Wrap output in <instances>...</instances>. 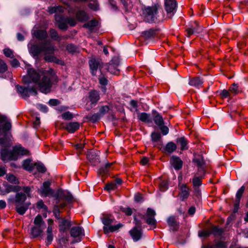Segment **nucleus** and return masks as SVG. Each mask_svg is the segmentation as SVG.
Here are the masks:
<instances>
[{
	"instance_id": "nucleus-52",
	"label": "nucleus",
	"mask_w": 248,
	"mask_h": 248,
	"mask_svg": "<svg viewBox=\"0 0 248 248\" xmlns=\"http://www.w3.org/2000/svg\"><path fill=\"white\" fill-rule=\"evenodd\" d=\"M3 53L4 55L7 57L10 58H12L13 57V51L9 48H5L3 49Z\"/></svg>"
},
{
	"instance_id": "nucleus-59",
	"label": "nucleus",
	"mask_w": 248,
	"mask_h": 248,
	"mask_svg": "<svg viewBox=\"0 0 248 248\" xmlns=\"http://www.w3.org/2000/svg\"><path fill=\"white\" fill-rule=\"evenodd\" d=\"M134 198L137 202H141L143 200L142 195L138 193L135 194Z\"/></svg>"
},
{
	"instance_id": "nucleus-33",
	"label": "nucleus",
	"mask_w": 248,
	"mask_h": 248,
	"mask_svg": "<svg viewBox=\"0 0 248 248\" xmlns=\"http://www.w3.org/2000/svg\"><path fill=\"white\" fill-rule=\"evenodd\" d=\"M176 149V144L172 142H170L168 143L165 147V150L166 152L171 153L175 151Z\"/></svg>"
},
{
	"instance_id": "nucleus-20",
	"label": "nucleus",
	"mask_w": 248,
	"mask_h": 248,
	"mask_svg": "<svg viewBox=\"0 0 248 248\" xmlns=\"http://www.w3.org/2000/svg\"><path fill=\"white\" fill-rule=\"evenodd\" d=\"M89 98L92 104H95L100 99V96L97 91H92L89 93Z\"/></svg>"
},
{
	"instance_id": "nucleus-16",
	"label": "nucleus",
	"mask_w": 248,
	"mask_h": 248,
	"mask_svg": "<svg viewBox=\"0 0 248 248\" xmlns=\"http://www.w3.org/2000/svg\"><path fill=\"white\" fill-rule=\"evenodd\" d=\"M0 124L2 125L4 131L9 130L11 128V124L5 116H0Z\"/></svg>"
},
{
	"instance_id": "nucleus-45",
	"label": "nucleus",
	"mask_w": 248,
	"mask_h": 248,
	"mask_svg": "<svg viewBox=\"0 0 248 248\" xmlns=\"http://www.w3.org/2000/svg\"><path fill=\"white\" fill-rule=\"evenodd\" d=\"M192 183L194 186H199L202 184L201 178L198 177H194L192 180Z\"/></svg>"
},
{
	"instance_id": "nucleus-3",
	"label": "nucleus",
	"mask_w": 248,
	"mask_h": 248,
	"mask_svg": "<svg viewBox=\"0 0 248 248\" xmlns=\"http://www.w3.org/2000/svg\"><path fill=\"white\" fill-rule=\"evenodd\" d=\"M10 143L5 139H0V146L2 148L1 151V158L4 161L16 160L19 157L29 155V151L21 145H17L13 147L12 151H8L6 148Z\"/></svg>"
},
{
	"instance_id": "nucleus-1",
	"label": "nucleus",
	"mask_w": 248,
	"mask_h": 248,
	"mask_svg": "<svg viewBox=\"0 0 248 248\" xmlns=\"http://www.w3.org/2000/svg\"><path fill=\"white\" fill-rule=\"evenodd\" d=\"M27 74L23 77V81L26 84L31 82L36 83L40 91L43 93H49L52 85V80L54 75L51 70L41 71L35 70L28 66Z\"/></svg>"
},
{
	"instance_id": "nucleus-49",
	"label": "nucleus",
	"mask_w": 248,
	"mask_h": 248,
	"mask_svg": "<svg viewBox=\"0 0 248 248\" xmlns=\"http://www.w3.org/2000/svg\"><path fill=\"white\" fill-rule=\"evenodd\" d=\"M109 110V107L108 106H102L99 109L100 114L103 115L108 112Z\"/></svg>"
},
{
	"instance_id": "nucleus-63",
	"label": "nucleus",
	"mask_w": 248,
	"mask_h": 248,
	"mask_svg": "<svg viewBox=\"0 0 248 248\" xmlns=\"http://www.w3.org/2000/svg\"><path fill=\"white\" fill-rule=\"evenodd\" d=\"M216 248H226L227 246L225 243L223 242H219L216 245Z\"/></svg>"
},
{
	"instance_id": "nucleus-46",
	"label": "nucleus",
	"mask_w": 248,
	"mask_h": 248,
	"mask_svg": "<svg viewBox=\"0 0 248 248\" xmlns=\"http://www.w3.org/2000/svg\"><path fill=\"white\" fill-rule=\"evenodd\" d=\"M151 138L154 141L156 142L161 138V135L159 133L154 132L151 135Z\"/></svg>"
},
{
	"instance_id": "nucleus-38",
	"label": "nucleus",
	"mask_w": 248,
	"mask_h": 248,
	"mask_svg": "<svg viewBox=\"0 0 248 248\" xmlns=\"http://www.w3.org/2000/svg\"><path fill=\"white\" fill-rule=\"evenodd\" d=\"M223 231L221 228H218L217 226L213 227L212 233L215 236H220L222 234Z\"/></svg>"
},
{
	"instance_id": "nucleus-22",
	"label": "nucleus",
	"mask_w": 248,
	"mask_h": 248,
	"mask_svg": "<svg viewBox=\"0 0 248 248\" xmlns=\"http://www.w3.org/2000/svg\"><path fill=\"white\" fill-rule=\"evenodd\" d=\"M29 205V204L27 203L16 204V210L19 214L22 215L25 213Z\"/></svg>"
},
{
	"instance_id": "nucleus-57",
	"label": "nucleus",
	"mask_w": 248,
	"mask_h": 248,
	"mask_svg": "<svg viewBox=\"0 0 248 248\" xmlns=\"http://www.w3.org/2000/svg\"><path fill=\"white\" fill-rule=\"evenodd\" d=\"M37 207L39 209H43L45 210H46L47 209L46 206L44 204L42 200H40L37 202Z\"/></svg>"
},
{
	"instance_id": "nucleus-28",
	"label": "nucleus",
	"mask_w": 248,
	"mask_h": 248,
	"mask_svg": "<svg viewBox=\"0 0 248 248\" xmlns=\"http://www.w3.org/2000/svg\"><path fill=\"white\" fill-rule=\"evenodd\" d=\"M138 118L142 122L150 123L152 122V120L149 114L143 112L138 115Z\"/></svg>"
},
{
	"instance_id": "nucleus-54",
	"label": "nucleus",
	"mask_w": 248,
	"mask_h": 248,
	"mask_svg": "<svg viewBox=\"0 0 248 248\" xmlns=\"http://www.w3.org/2000/svg\"><path fill=\"white\" fill-rule=\"evenodd\" d=\"M7 70V66L5 63L2 60H0V73L4 72Z\"/></svg>"
},
{
	"instance_id": "nucleus-11",
	"label": "nucleus",
	"mask_w": 248,
	"mask_h": 248,
	"mask_svg": "<svg viewBox=\"0 0 248 248\" xmlns=\"http://www.w3.org/2000/svg\"><path fill=\"white\" fill-rule=\"evenodd\" d=\"M70 233L72 237L78 238V240L73 242V243L80 241L81 237L84 235L83 230L78 226L72 227L71 229Z\"/></svg>"
},
{
	"instance_id": "nucleus-40",
	"label": "nucleus",
	"mask_w": 248,
	"mask_h": 248,
	"mask_svg": "<svg viewBox=\"0 0 248 248\" xmlns=\"http://www.w3.org/2000/svg\"><path fill=\"white\" fill-rule=\"evenodd\" d=\"M6 179L9 182L13 184H16L18 182V180L16 179V176L13 174H9L7 175Z\"/></svg>"
},
{
	"instance_id": "nucleus-12",
	"label": "nucleus",
	"mask_w": 248,
	"mask_h": 248,
	"mask_svg": "<svg viewBox=\"0 0 248 248\" xmlns=\"http://www.w3.org/2000/svg\"><path fill=\"white\" fill-rule=\"evenodd\" d=\"M89 63L92 74L95 75L98 67H100V61L93 58L89 61Z\"/></svg>"
},
{
	"instance_id": "nucleus-15",
	"label": "nucleus",
	"mask_w": 248,
	"mask_h": 248,
	"mask_svg": "<svg viewBox=\"0 0 248 248\" xmlns=\"http://www.w3.org/2000/svg\"><path fill=\"white\" fill-rule=\"evenodd\" d=\"M80 124L78 122H71L67 124L63 128L71 133H74L79 129Z\"/></svg>"
},
{
	"instance_id": "nucleus-9",
	"label": "nucleus",
	"mask_w": 248,
	"mask_h": 248,
	"mask_svg": "<svg viewBox=\"0 0 248 248\" xmlns=\"http://www.w3.org/2000/svg\"><path fill=\"white\" fill-rule=\"evenodd\" d=\"M165 6L168 17L171 18L176 11V1L174 0H165Z\"/></svg>"
},
{
	"instance_id": "nucleus-13",
	"label": "nucleus",
	"mask_w": 248,
	"mask_h": 248,
	"mask_svg": "<svg viewBox=\"0 0 248 248\" xmlns=\"http://www.w3.org/2000/svg\"><path fill=\"white\" fill-rule=\"evenodd\" d=\"M179 188L181 191L179 194L180 199L182 201L187 199L190 193L189 188L186 186V184H182L180 185Z\"/></svg>"
},
{
	"instance_id": "nucleus-58",
	"label": "nucleus",
	"mask_w": 248,
	"mask_h": 248,
	"mask_svg": "<svg viewBox=\"0 0 248 248\" xmlns=\"http://www.w3.org/2000/svg\"><path fill=\"white\" fill-rule=\"evenodd\" d=\"M108 70L109 72L113 74H117V70L114 68V66L112 64H110L108 67Z\"/></svg>"
},
{
	"instance_id": "nucleus-41",
	"label": "nucleus",
	"mask_w": 248,
	"mask_h": 248,
	"mask_svg": "<svg viewBox=\"0 0 248 248\" xmlns=\"http://www.w3.org/2000/svg\"><path fill=\"white\" fill-rule=\"evenodd\" d=\"M31 161L30 159H26L24 160L22 163L23 168L26 170H30L31 168Z\"/></svg>"
},
{
	"instance_id": "nucleus-56",
	"label": "nucleus",
	"mask_w": 248,
	"mask_h": 248,
	"mask_svg": "<svg viewBox=\"0 0 248 248\" xmlns=\"http://www.w3.org/2000/svg\"><path fill=\"white\" fill-rule=\"evenodd\" d=\"M160 129H161L163 135H166L169 133V128L167 126L162 125L161 126H159Z\"/></svg>"
},
{
	"instance_id": "nucleus-18",
	"label": "nucleus",
	"mask_w": 248,
	"mask_h": 248,
	"mask_svg": "<svg viewBox=\"0 0 248 248\" xmlns=\"http://www.w3.org/2000/svg\"><path fill=\"white\" fill-rule=\"evenodd\" d=\"M70 226V223L68 220L62 218L59 220V226L60 232H65Z\"/></svg>"
},
{
	"instance_id": "nucleus-61",
	"label": "nucleus",
	"mask_w": 248,
	"mask_h": 248,
	"mask_svg": "<svg viewBox=\"0 0 248 248\" xmlns=\"http://www.w3.org/2000/svg\"><path fill=\"white\" fill-rule=\"evenodd\" d=\"M11 64L14 67H16L19 66V62L16 59L11 61Z\"/></svg>"
},
{
	"instance_id": "nucleus-30",
	"label": "nucleus",
	"mask_w": 248,
	"mask_h": 248,
	"mask_svg": "<svg viewBox=\"0 0 248 248\" xmlns=\"http://www.w3.org/2000/svg\"><path fill=\"white\" fill-rule=\"evenodd\" d=\"M76 18L78 20L83 22L88 19L86 14L83 11H79L76 13Z\"/></svg>"
},
{
	"instance_id": "nucleus-6",
	"label": "nucleus",
	"mask_w": 248,
	"mask_h": 248,
	"mask_svg": "<svg viewBox=\"0 0 248 248\" xmlns=\"http://www.w3.org/2000/svg\"><path fill=\"white\" fill-rule=\"evenodd\" d=\"M135 220L136 221V226L133 229L130 231L129 233L134 241H137L140 239L142 235L141 230V223L140 221L137 220L136 218H135Z\"/></svg>"
},
{
	"instance_id": "nucleus-55",
	"label": "nucleus",
	"mask_w": 248,
	"mask_h": 248,
	"mask_svg": "<svg viewBox=\"0 0 248 248\" xmlns=\"http://www.w3.org/2000/svg\"><path fill=\"white\" fill-rule=\"evenodd\" d=\"M231 92L229 90H223L221 91L220 95L223 98H227L230 96Z\"/></svg>"
},
{
	"instance_id": "nucleus-53",
	"label": "nucleus",
	"mask_w": 248,
	"mask_h": 248,
	"mask_svg": "<svg viewBox=\"0 0 248 248\" xmlns=\"http://www.w3.org/2000/svg\"><path fill=\"white\" fill-rule=\"evenodd\" d=\"M53 239V235L52 233H46V245H50Z\"/></svg>"
},
{
	"instance_id": "nucleus-48",
	"label": "nucleus",
	"mask_w": 248,
	"mask_h": 248,
	"mask_svg": "<svg viewBox=\"0 0 248 248\" xmlns=\"http://www.w3.org/2000/svg\"><path fill=\"white\" fill-rule=\"evenodd\" d=\"M229 90L231 93L234 94L238 93L239 92L238 86L234 83L230 88Z\"/></svg>"
},
{
	"instance_id": "nucleus-44",
	"label": "nucleus",
	"mask_w": 248,
	"mask_h": 248,
	"mask_svg": "<svg viewBox=\"0 0 248 248\" xmlns=\"http://www.w3.org/2000/svg\"><path fill=\"white\" fill-rule=\"evenodd\" d=\"M117 187L116 184L114 182H112L107 185L105 187V189L109 191L110 190L115 189Z\"/></svg>"
},
{
	"instance_id": "nucleus-43",
	"label": "nucleus",
	"mask_w": 248,
	"mask_h": 248,
	"mask_svg": "<svg viewBox=\"0 0 248 248\" xmlns=\"http://www.w3.org/2000/svg\"><path fill=\"white\" fill-rule=\"evenodd\" d=\"M36 169L40 172L44 173L46 170V169L43 164L38 163L36 165Z\"/></svg>"
},
{
	"instance_id": "nucleus-5",
	"label": "nucleus",
	"mask_w": 248,
	"mask_h": 248,
	"mask_svg": "<svg viewBox=\"0 0 248 248\" xmlns=\"http://www.w3.org/2000/svg\"><path fill=\"white\" fill-rule=\"evenodd\" d=\"M56 21L59 29L62 30H66L67 29V24L71 26H74L77 24L76 19L73 18H65L62 16L57 15Z\"/></svg>"
},
{
	"instance_id": "nucleus-14",
	"label": "nucleus",
	"mask_w": 248,
	"mask_h": 248,
	"mask_svg": "<svg viewBox=\"0 0 248 248\" xmlns=\"http://www.w3.org/2000/svg\"><path fill=\"white\" fill-rule=\"evenodd\" d=\"M170 163L175 170H179L182 167L183 161L179 157L172 156L170 159Z\"/></svg>"
},
{
	"instance_id": "nucleus-32",
	"label": "nucleus",
	"mask_w": 248,
	"mask_h": 248,
	"mask_svg": "<svg viewBox=\"0 0 248 248\" xmlns=\"http://www.w3.org/2000/svg\"><path fill=\"white\" fill-rule=\"evenodd\" d=\"M98 22L95 20H92L89 21L88 23L83 25V27L88 28L90 30L92 31L97 26Z\"/></svg>"
},
{
	"instance_id": "nucleus-34",
	"label": "nucleus",
	"mask_w": 248,
	"mask_h": 248,
	"mask_svg": "<svg viewBox=\"0 0 248 248\" xmlns=\"http://www.w3.org/2000/svg\"><path fill=\"white\" fill-rule=\"evenodd\" d=\"M177 142L180 143L181 145V149L182 150H186L187 149V142L186 139L184 137H181L177 140Z\"/></svg>"
},
{
	"instance_id": "nucleus-26",
	"label": "nucleus",
	"mask_w": 248,
	"mask_h": 248,
	"mask_svg": "<svg viewBox=\"0 0 248 248\" xmlns=\"http://www.w3.org/2000/svg\"><path fill=\"white\" fill-rule=\"evenodd\" d=\"M101 220L104 225V227H109L114 222L115 219L110 216H105L101 218Z\"/></svg>"
},
{
	"instance_id": "nucleus-10",
	"label": "nucleus",
	"mask_w": 248,
	"mask_h": 248,
	"mask_svg": "<svg viewBox=\"0 0 248 248\" xmlns=\"http://www.w3.org/2000/svg\"><path fill=\"white\" fill-rule=\"evenodd\" d=\"M155 212L154 210L151 208H148L146 215L143 216L142 218L145 220L147 224L150 226H153L154 227H155L156 224V220L155 218Z\"/></svg>"
},
{
	"instance_id": "nucleus-47",
	"label": "nucleus",
	"mask_w": 248,
	"mask_h": 248,
	"mask_svg": "<svg viewBox=\"0 0 248 248\" xmlns=\"http://www.w3.org/2000/svg\"><path fill=\"white\" fill-rule=\"evenodd\" d=\"M66 50L70 53H73L76 51V47L72 44H68L66 46Z\"/></svg>"
},
{
	"instance_id": "nucleus-51",
	"label": "nucleus",
	"mask_w": 248,
	"mask_h": 248,
	"mask_svg": "<svg viewBox=\"0 0 248 248\" xmlns=\"http://www.w3.org/2000/svg\"><path fill=\"white\" fill-rule=\"evenodd\" d=\"M186 35L190 37L191 35L197 31V29L193 28H189L186 29Z\"/></svg>"
},
{
	"instance_id": "nucleus-4",
	"label": "nucleus",
	"mask_w": 248,
	"mask_h": 248,
	"mask_svg": "<svg viewBox=\"0 0 248 248\" xmlns=\"http://www.w3.org/2000/svg\"><path fill=\"white\" fill-rule=\"evenodd\" d=\"M157 8L156 6L145 7L143 9L142 15L144 20L148 22H155L157 19Z\"/></svg>"
},
{
	"instance_id": "nucleus-17",
	"label": "nucleus",
	"mask_w": 248,
	"mask_h": 248,
	"mask_svg": "<svg viewBox=\"0 0 248 248\" xmlns=\"http://www.w3.org/2000/svg\"><path fill=\"white\" fill-rule=\"evenodd\" d=\"M124 225L122 223H118L116 225H110L109 227H103V231L105 233L107 234L110 232H114L118 231L123 227Z\"/></svg>"
},
{
	"instance_id": "nucleus-64",
	"label": "nucleus",
	"mask_w": 248,
	"mask_h": 248,
	"mask_svg": "<svg viewBox=\"0 0 248 248\" xmlns=\"http://www.w3.org/2000/svg\"><path fill=\"white\" fill-rule=\"evenodd\" d=\"M160 188L162 191H165L168 188L167 183L162 182L160 185Z\"/></svg>"
},
{
	"instance_id": "nucleus-27",
	"label": "nucleus",
	"mask_w": 248,
	"mask_h": 248,
	"mask_svg": "<svg viewBox=\"0 0 248 248\" xmlns=\"http://www.w3.org/2000/svg\"><path fill=\"white\" fill-rule=\"evenodd\" d=\"M33 35L39 39H44L47 37V32L44 30H37L34 31Z\"/></svg>"
},
{
	"instance_id": "nucleus-62",
	"label": "nucleus",
	"mask_w": 248,
	"mask_h": 248,
	"mask_svg": "<svg viewBox=\"0 0 248 248\" xmlns=\"http://www.w3.org/2000/svg\"><path fill=\"white\" fill-rule=\"evenodd\" d=\"M22 190L25 192L24 194H25L27 196H30V192L31 191V188L30 187L24 186L22 188Z\"/></svg>"
},
{
	"instance_id": "nucleus-31",
	"label": "nucleus",
	"mask_w": 248,
	"mask_h": 248,
	"mask_svg": "<svg viewBox=\"0 0 248 248\" xmlns=\"http://www.w3.org/2000/svg\"><path fill=\"white\" fill-rule=\"evenodd\" d=\"M34 224L36 226H39L41 227L45 228V222L43 220L42 217L41 215H37L34 220Z\"/></svg>"
},
{
	"instance_id": "nucleus-39",
	"label": "nucleus",
	"mask_w": 248,
	"mask_h": 248,
	"mask_svg": "<svg viewBox=\"0 0 248 248\" xmlns=\"http://www.w3.org/2000/svg\"><path fill=\"white\" fill-rule=\"evenodd\" d=\"M50 35L54 40L60 41L61 40L60 37L58 36L57 32L54 29L50 30Z\"/></svg>"
},
{
	"instance_id": "nucleus-29",
	"label": "nucleus",
	"mask_w": 248,
	"mask_h": 248,
	"mask_svg": "<svg viewBox=\"0 0 248 248\" xmlns=\"http://www.w3.org/2000/svg\"><path fill=\"white\" fill-rule=\"evenodd\" d=\"M48 12L50 14H53L56 13L55 17L57 15L61 16L59 14V13H62L64 12V8L60 6L57 7H49L48 8Z\"/></svg>"
},
{
	"instance_id": "nucleus-42",
	"label": "nucleus",
	"mask_w": 248,
	"mask_h": 248,
	"mask_svg": "<svg viewBox=\"0 0 248 248\" xmlns=\"http://www.w3.org/2000/svg\"><path fill=\"white\" fill-rule=\"evenodd\" d=\"M48 226L46 230V233H52L53 220L52 219H48L47 220Z\"/></svg>"
},
{
	"instance_id": "nucleus-50",
	"label": "nucleus",
	"mask_w": 248,
	"mask_h": 248,
	"mask_svg": "<svg viewBox=\"0 0 248 248\" xmlns=\"http://www.w3.org/2000/svg\"><path fill=\"white\" fill-rule=\"evenodd\" d=\"M62 118L65 120H71L73 118V114L69 111L63 113L62 115Z\"/></svg>"
},
{
	"instance_id": "nucleus-23",
	"label": "nucleus",
	"mask_w": 248,
	"mask_h": 248,
	"mask_svg": "<svg viewBox=\"0 0 248 248\" xmlns=\"http://www.w3.org/2000/svg\"><path fill=\"white\" fill-rule=\"evenodd\" d=\"M44 229V227L34 226L31 228V235L33 237H37L43 233Z\"/></svg>"
},
{
	"instance_id": "nucleus-8",
	"label": "nucleus",
	"mask_w": 248,
	"mask_h": 248,
	"mask_svg": "<svg viewBox=\"0 0 248 248\" xmlns=\"http://www.w3.org/2000/svg\"><path fill=\"white\" fill-rule=\"evenodd\" d=\"M51 183L49 181H46L43 183V186L38 189L39 193L44 197L54 196V191L50 187Z\"/></svg>"
},
{
	"instance_id": "nucleus-21",
	"label": "nucleus",
	"mask_w": 248,
	"mask_h": 248,
	"mask_svg": "<svg viewBox=\"0 0 248 248\" xmlns=\"http://www.w3.org/2000/svg\"><path fill=\"white\" fill-rule=\"evenodd\" d=\"M245 187L244 186H242L239 189L238 191L237 192L236 196L237 198V200L236 201V203H235V208L234 209V212H236L237 211L239 204V202L240 198L245 190Z\"/></svg>"
},
{
	"instance_id": "nucleus-24",
	"label": "nucleus",
	"mask_w": 248,
	"mask_h": 248,
	"mask_svg": "<svg viewBox=\"0 0 248 248\" xmlns=\"http://www.w3.org/2000/svg\"><path fill=\"white\" fill-rule=\"evenodd\" d=\"M203 82L202 80L199 77H196L191 79L189 82V84L191 86L200 87L202 86Z\"/></svg>"
},
{
	"instance_id": "nucleus-19",
	"label": "nucleus",
	"mask_w": 248,
	"mask_h": 248,
	"mask_svg": "<svg viewBox=\"0 0 248 248\" xmlns=\"http://www.w3.org/2000/svg\"><path fill=\"white\" fill-rule=\"evenodd\" d=\"M87 158L88 160L93 164V165H95L98 162H99V157L98 155V153L95 152H91L88 153Z\"/></svg>"
},
{
	"instance_id": "nucleus-36",
	"label": "nucleus",
	"mask_w": 248,
	"mask_h": 248,
	"mask_svg": "<svg viewBox=\"0 0 248 248\" xmlns=\"http://www.w3.org/2000/svg\"><path fill=\"white\" fill-rule=\"evenodd\" d=\"M155 34V31L154 30H149L148 31H144L142 33L143 36L145 39H149L154 36Z\"/></svg>"
},
{
	"instance_id": "nucleus-37",
	"label": "nucleus",
	"mask_w": 248,
	"mask_h": 248,
	"mask_svg": "<svg viewBox=\"0 0 248 248\" xmlns=\"http://www.w3.org/2000/svg\"><path fill=\"white\" fill-rule=\"evenodd\" d=\"M168 223L169 225L175 229L178 226V223L173 217H170L168 219Z\"/></svg>"
},
{
	"instance_id": "nucleus-25",
	"label": "nucleus",
	"mask_w": 248,
	"mask_h": 248,
	"mask_svg": "<svg viewBox=\"0 0 248 248\" xmlns=\"http://www.w3.org/2000/svg\"><path fill=\"white\" fill-rule=\"evenodd\" d=\"M27 196L22 193H17L16 196L15 202L16 204H24L26 200Z\"/></svg>"
},
{
	"instance_id": "nucleus-35",
	"label": "nucleus",
	"mask_w": 248,
	"mask_h": 248,
	"mask_svg": "<svg viewBox=\"0 0 248 248\" xmlns=\"http://www.w3.org/2000/svg\"><path fill=\"white\" fill-rule=\"evenodd\" d=\"M155 124L158 126H161L164 124V121L162 117L158 113L156 114L154 118Z\"/></svg>"
},
{
	"instance_id": "nucleus-7",
	"label": "nucleus",
	"mask_w": 248,
	"mask_h": 248,
	"mask_svg": "<svg viewBox=\"0 0 248 248\" xmlns=\"http://www.w3.org/2000/svg\"><path fill=\"white\" fill-rule=\"evenodd\" d=\"M18 92L21 94L23 97H29L30 94H33L36 95L37 93L36 89L34 87H22L17 85L16 86Z\"/></svg>"
},
{
	"instance_id": "nucleus-60",
	"label": "nucleus",
	"mask_w": 248,
	"mask_h": 248,
	"mask_svg": "<svg viewBox=\"0 0 248 248\" xmlns=\"http://www.w3.org/2000/svg\"><path fill=\"white\" fill-rule=\"evenodd\" d=\"M59 103V101L57 99H50L48 102L49 105L52 106H57Z\"/></svg>"
},
{
	"instance_id": "nucleus-2",
	"label": "nucleus",
	"mask_w": 248,
	"mask_h": 248,
	"mask_svg": "<svg viewBox=\"0 0 248 248\" xmlns=\"http://www.w3.org/2000/svg\"><path fill=\"white\" fill-rule=\"evenodd\" d=\"M55 46L49 41L45 42L42 46L36 45L29 46V53L34 57H37L42 52H44V60L48 62H53L60 65H64V62L54 56Z\"/></svg>"
}]
</instances>
